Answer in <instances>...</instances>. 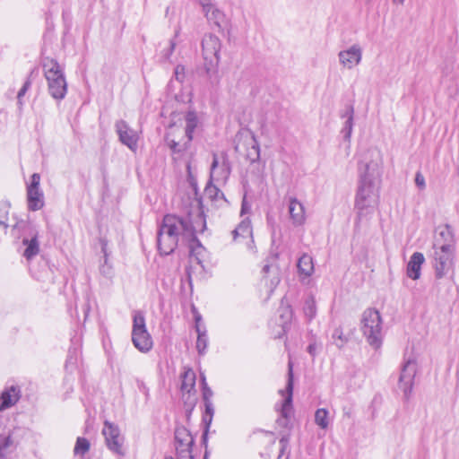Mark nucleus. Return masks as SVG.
I'll return each mask as SVG.
<instances>
[{"mask_svg":"<svg viewBox=\"0 0 459 459\" xmlns=\"http://www.w3.org/2000/svg\"><path fill=\"white\" fill-rule=\"evenodd\" d=\"M195 241H196L197 243V247H190V255H189V259H190V263H196L197 264H199L202 268H204V264H203V261L200 257L201 255V253L204 251V247H202V245L200 244V242L195 238L194 239Z\"/></svg>","mask_w":459,"mask_h":459,"instance_id":"33","label":"nucleus"},{"mask_svg":"<svg viewBox=\"0 0 459 459\" xmlns=\"http://www.w3.org/2000/svg\"><path fill=\"white\" fill-rule=\"evenodd\" d=\"M30 84H31V82H30V79H27L26 82H24L23 86L18 91L17 100H18V104L20 106L22 105V99L25 95L27 91L30 89Z\"/></svg>","mask_w":459,"mask_h":459,"instance_id":"43","label":"nucleus"},{"mask_svg":"<svg viewBox=\"0 0 459 459\" xmlns=\"http://www.w3.org/2000/svg\"><path fill=\"white\" fill-rule=\"evenodd\" d=\"M195 373L192 369H187L182 375L181 390L183 393L190 394L195 392Z\"/></svg>","mask_w":459,"mask_h":459,"instance_id":"26","label":"nucleus"},{"mask_svg":"<svg viewBox=\"0 0 459 459\" xmlns=\"http://www.w3.org/2000/svg\"><path fill=\"white\" fill-rule=\"evenodd\" d=\"M186 129L185 134L187 138V143H190L193 139V133L198 125V117L195 111H188L185 117Z\"/></svg>","mask_w":459,"mask_h":459,"instance_id":"27","label":"nucleus"},{"mask_svg":"<svg viewBox=\"0 0 459 459\" xmlns=\"http://www.w3.org/2000/svg\"><path fill=\"white\" fill-rule=\"evenodd\" d=\"M101 244V249L104 253V262L100 267V272L104 277L110 279L113 276V268L112 265L108 262V254L106 250L107 244L104 241H102Z\"/></svg>","mask_w":459,"mask_h":459,"instance_id":"31","label":"nucleus"},{"mask_svg":"<svg viewBox=\"0 0 459 459\" xmlns=\"http://www.w3.org/2000/svg\"><path fill=\"white\" fill-rule=\"evenodd\" d=\"M175 48H176V43L173 40H170L169 48L167 50V52L164 54L165 59H169L170 57V56L172 55Z\"/></svg>","mask_w":459,"mask_h":459,"instance_id":"49","label":"nucleus"},{"mask_svg":"<svg viewBox=\"0 0 459 459\" xmlns=\"http://www.w3.org/2000/svg\"><path fill=\"white\" fill-rule=\"evenodd\" d=\"M39 182H40V176L38 173H34L31 176V182L30 186H28L27 189H39Z\"/></svg>","mask_w":459,"mask_h":459,"instance_id":"44","label":"nucleus"},{"mask_svg":"<svg viewBox=\"0 0 459 459\" xmlns=\"http://www.w3.org/2000/svg\"><path fill=\"white\" fill-rule=\"evenodd\" d=\"M28 208L30 211H39L44 206V195L40 189H27Z\"/></svg>","mask_w":459,"mask_h":459,"instance_id":"22","label":"nucleus"},{"mask_svg":"<svg viewBox=\"0 0 459 459\" xmlns=\"http://www.w3.org/2000/svg\"><path fill=\"white\" fill-rule=\"evenodd\" d=\"M89 309H90V308H89V307H88V306H86V308H85V310H84L85 316H87V314H88V312H89Z\"/></svg>","mask_w":459,"mask_h":459,"instance_id":"57","label":"nucleus"},{"mask_svg":"<svg viewBox=\"0 0 459 459\" xmlns=\"http://www.w3.org/2000/svg\"><path fill=\"white\" fill-rule=\"evenodd\" d=\"M338 58L343 67L352 69L361 62L362 48L359 45L353 44L349 48L340 51Z\"/></svg>","mask_w":459,"mask_h":459,"instance_id":"14","label":"nucleus"},{"mask_svg":"<svg viewBox=\"0 0 459 459\" xmlns=\"http://www.w3.org/2000/svg\"><path fill=\"white\" fill-rule=\"evenodd\" d=\"M0 226H3L4 229H7L8 223L6 222V221L0 219Z\"/></svg>","mask_w":459,"mask_h":459,"instance_id":"53","label":"nucleus"},{"mask_svg":"<svg viewBox=\"0 0 459 459\" xmlns=\"http://www.w3.org/2000/svg\"><path fill=\"white\" fill-rule=\"evenodd\" d=\"M289 213L292 224L295 227L301 226L305 223V207L296 197H290Z\"/></svg>","mask_w":459,"mask_h":459,"instance_id":"17","label":"nucleus"},{"mask_svg":"<svg viewBox=\"0 0 459 459\" xmlns=\"http://www.w3.org/2000/svg\"><path fill=\"white\" fill-rule=\"evenodd\" d=\"M174 74L176 79L179 82H182L185 78V67L183 65H177Z\"/></svg>","mask_w":459,"mask_h":459,"instance_id":"45","label":"nucleus"},{"mask_svg":"<svg viewBox=\"0 0 459 459\" xmlns=\"http://www.w3.org/2000/svg\"><path fill=\"white\" fill-rule=\"evenodd\" d=\"M230 174V167L229 161L223 158L220 165L218 157L213 153V159L211 165V179L225 182Z\"/></svg>","mask_w":459,"mask_h":459,"instance_id":"16","label":"nucleus"},{"mask_svg":"<svg viewBox=\"0 0 459 459\" xmlns=\"http://www.w3.org/2000/svg\"><path fill=\"white\" fill-rule=\"evenodd\" d=\"M205 195L212 200L224 198V194L215 186L209 184L204 189Z\"/></svg>","mask_w":459,"mask_h":459,"instance_id":"38","label":"nucleus"},{"mask_svg":"<svg viewBox=\"0 0 459 459\" xmlns=\"http://www.w3.org/2000/svg\"><path fill=\"white\" fill-rule=\"evenodd\" d=\"M132 342L141 352H148L152 348V339L147 331L145 317L141 311L134 313Z\"/></svg>","mask_w":459,"mask_h":459,"instance_id":"6","label":"nucleus"},{"mask_svg":"<svg viewBox=\"0 0 459 459\" xmlns=\"http://www.w3.org/2000/svg\"><path fill=\"white\" fill-rule=\"evenodd\" d=\"M416 370L417 364L412 359H408L402 368L399 377V388L403 392L406 400L409 399L412 391Z\"/></svg>","mask_w":459,"mask_h":459,"instance_id":"12","label":"nucleus"},{"mask_svg":"<svg viewBox=\"0 0 459 459\" xmlns=\"http://www.w3.org/2000/svg\"><path fill=\"white\" fill-rule=\"evenodd\" d=\"M91 447V444L89 440L85 437H79L76 439L75 446L74 448V455L82 456V458H84V455L89 452Z\"/></svg>","mask_w":459,"mask_h":459,"instance_id":"30","label":"nucleus"},{"mask_svg":"<svg viewBox=\"0 0 459 459\" xmlns=\"http://www.w3.org/2000/svg\"><path fill=\"white\" fill-rule=\"evenodd\" d=\"M102 434L105 437V443L108 448L115 455H125L123 448L124 437L120 434L118 427L108 420L104 422Z\"/></svg>","mask_w":459,"mask_h":459,"instance_id":"9","label":"nucleus"},{"mask_svg":"<svg viewBox=\"0 0 459 459\" xmlns=\"http://www.w3.org/2000/svg\"><path fill=\"white\" fill-rule=\"evenodd\" d=\"M0 212H3V216L7 215L8 214L7 205L4 204L2 208H0Z\"/></svg>","mask_w":459,"mask_h":459,"instance_id":"52","label":"nucleus"},{"mask_svg":"<svg viewBox=\"0 0 459 459\" xmlns=\"http://www.w3.org/2000/svg\"><path fill=\"white\" fill-rule=\"evenodd\" d=\"M166 143L171 152L173 153H178L187 149L189 143L185 142L184 143H180L179 142H176L174 139H170L169 135L166 136Z\"/></svg>","mask_w":459,"mask_h":459,"instance_id":"36","label":"nucleus"},{"mask_svg":"<svg viewBox=\"0 0 459 459\" xmlns=\"http://www.w3.org/2000/svg\"><path fill=\"white\" fill-rule=\"evenodd\" d=\"M202 385H203V399L204 402H212L211 398L213 394L212 389L207 385L205 377L202 375Z\"/></svg>","mask_w":459,"mask_h":459,"instance_id":"40","label":"nucleus"},{"mask_svg":"<svg viewBox=\"0 0 459 459\" xmlns=\"http://www.w3.org/2000/svg\"><path fill=\"white\" fill-rule=\"evenodd\" d=\"M233 241L237 243L245 242L247 248H253V230L249 218L243 219L232 231Z\"/></svg>","mask_w":459,"mask_h":459,"instance_id":"15","label":"nucleus"},{"mask_svg":"<svg viewBox=\"0 0 459 459\" xmlns=\"http://www.w3.org/2000/svg\"><path fill=\"white\" fill-rule=\"evenodd\" d=\"M115 127L116 132L118 134L119 141L131 151L135 152L138 146L137 133L131 128L125 120L117 121Z\"/></svg>","mask_w":459,"mask_h":459,"instance_id":"13","label":"nucleus"},{"mask_svg":"<svg viewBox=\"0 0 459 459\" xmlns=\"http://www.w3.org/2000/svg\"><path fill=\"white\" fill-rule=\"evenodd\" d=\"M166 459H173V458L169 457V458H166Z\"/></svg>","mask_w":459,"mask_h":459,"instance_id":"60","label":"nucleus"},{"mask_svg":"<svg viewBox=\"0 0 459 459\" xmlns=\"http://www.w3.org/2000/svg\"><path fill=\"white\" fill-rule=\"evenodd\" d=\"M178 238L195 239L196 227L189 216L179 217L174 214H167L161 221Z\"/></svg>","mask_w":459,"mask_h":459,"instance_id":"7","label":"nucleus"},{"mask_svg":"<svg viewBox=\"0 0 459 459\" xmlns=\"http://www.w3.org/2000/svg\"><path fill=\"white\" fill-rule=\"evenodd\" d=\"M195 439L191 433L183 426L177 427L175 429V447L185 448L193 446Z\"/></svg>","mask_w":459,"mask_h":459,"instance_id":"21","label":"nucleus"},{"mask_svg":"<svg viewBox=\"0 0 459 459\" xmlns=\"http://www.w3.org/2000/svg\"><path fill=\"white\" fill-rule=\"evenodd\" d=\"M303 311L306 316V317L308 320H311L315 317L316 314V301L312 296L306 299Z\"/></svg>","mask_w":459,"mask_h":459,"instance_id":"34","label":"nucleus"},{"mask_svg":"<svg viewBox=\"0 0 459 459\" xmlns=\"http://www.w3.org/2000/svg\"><path fill=\"white\" fill-rule=\"evenodd\" d=\"M198 2L202 6L203 11H204L205 9L209 8L211 5L213 4H212L211 0H198Z\"/></svg>","mask_w":459,"mask_h":459,"instance_id":"51","label":"nucleus"},{"mask_svg":"<svg viewBox=\"0 0 459 459\" xmlns=\"http://www.w3.org/2000/svg\"><path fill=\"white\" fill-rule=\"evenodd\" d=\"M21 398V389L17 385L6 387L0 394V411L13 406Z\"/></svg>","mask_w":459,"mask_h":459,"instance_id":"18","label":"nucleus"},{"mask_svg":"<svg viewBox=\"0 0 459 459\" xmlns=\"http://www.w3.org/2000/svg\"><path fill=\"white\" fill-rule=\"evenodd\" d=\"M361 331L368 344L378 349L382 344V318L380 313L372 308L365 310L361 318Z\"/></svg>","mask_w":459,"mask_h":459,"instance_id":"4","label":"nucleus"},{"mask_svg":"<svg viewBox=\"0 0 459 459\" xmlns=\"http://www.w3.org/2000/svg\"><path fill=\"white\" fill-rule=\"evenodd\" d=\"M206 435H207V433L205 432V433L204 434V436H203V438H204V441H205V439H206Z\"/></svg>","mask_w":459,"mask_h":459,"instance_id":"58","label":"nucleus"},{"mask_svg":"<svg viewBox=\"0 0 459 459\" xmlns=\"http://www.w3.org/2000/svg\"><path fill=\"white\" fill-rule=\"evenodd\" d=\"M200 321L201 316H195V331L197 333L196 349L200 355H204L208 346V335L205 328H201L199 325Z\"/></svg>","mask_w":459,"mask_h":459,"instance_id":"23","label":"nucleus"},{"mask_svg":"<svg viewBox=\"0 0 459 459\" xmlns=\"http://www.w3.org/2000/svg\"><path fill=\"white\" fill-rule=\"evenodd\" d=\"M292 393H293V372H292V365L289 363V372H288V382L286 385V396L283 400L281 408V416L277 420V424L281 427L286 428L288 427L290 419L292 415Z\"/></svg>","mask_w":459,"mask_h":459,"instance_id":"10","label":"nucleus"},{"mask_svg":"<svg viewBox=\"0 0 459 459\" xmlns=\"http://www.w3.org/2000/svg\"><path fill=\"white\" fill-rule=\"evenodd\" d=\"M439 237L443 239L442 244H450L454 245V233L452 228L449 225H445L438 233Z\"/></svg>","mask_w":459,"mask_h":459,"instance_id":"37","label":"nucleus"},{"mask_svg":"<svg viewBox=\"0 0 459 459\" xmlns=\"http://www.w3.org/2000/svg\"><path fill=\"white\" fill-rule=\"evenodd\" d=\"M247 159L250 160L251 163L258 161L260 159V146L257 142L255 136L253 134L251 138L250 147L247 152Z\"/></svg>","mask_w":459,"mask_h":459,"instance_id":"29","label":"nucleus"},{"mask_svg":"<svg viewBox=\"0 0 459 459\" xmlns=\"http://www.w3.org/2000/svg\"><path fill=\"white\" fill-rule=\"evenodd\" d=\"M284 441H285V438H284V437H282V438L281 439V443H282V442H284Z\"/></svg>","mask_w":459,"mask_h":459,"instance_id":"59","label":"nucleus"},{"mask_svg":"<svg viewBox=\"0 0 459 459\" xmlns=\"http://www.w3.org/2000/svg\"><path fill=\"white\" fill-rule=\"evenodd\" d=\"M14 431L0 434V459H9V455L16 449L18 441L14 439Z\"/></svg>","mask_w":459,"mask_h":459,"instance_id":"20","label":"nucleus"},{"mask_svg":"<svg viewBox=\"0 0 459 459\" xmlns=\"http://www.w3.org/2000/svg\"><path fill=\"white\" fill-rule=\"evenodd\" d=\"M415 184L421 189L425 187V178L420 172H418L415 176Z\"/></svg>","mask_w":459,"mask_h":459,"instance_id":"47","label":"nucleus"},{"mask_svg":"<svg viewBox=\"0 0 459 459\" xmlns=\"http://www.w3.org/2000/svg\"><path fill=\"white\" fill-rule=\"evenodd\" d=\"M221 39L213 34H206L202 40V52L204 68L210 80H217L220 63Z\"/></svg>","mask_w":459,"mask_h":459,"instance_id":"3","label":"nucleus"},{"mask_svg":"<svg viewBox=\"0 0 459 459\" xmlns=\"http://www.w3.org/2000/svg\"><path fill=\"white\" fill-rule=\"evenodd\" d=\"M297 266L299 273L305 276H310L314 272L313 259L307 254H304L299 258Z\"/></svg>","mask_w":459,"mask_h":459,"instance_id":"28","label":"nucleus"},{"mask_svg":"<svg viewBox=\"0 0 459 459\" xmlns=\"http://www.w3.org/2000/svg\"><path fill=\"white\" fill-rule=\"evenodd\" d=\"M353 113L354 108L353 106L349 105L346 107L344 113L342 115V117H347L344 126L342 129V134H343V138L346 141H350L352 128H353Z\"/></svg>","mask_w":459,"mask_h":459,"instance_id":"24","label":"nucleus"},{"mask_svg":"<svg viewBox=\"0 0 459 459\" xmlns=\"http://www.w3.org/2000/svg\"><path fill=\"white\" fill-rule=\"evenodd\" d=\"M394 4H403L404 3V0H392Z\"/></svg>","mask_w":459,"mask_h":459,"instance_id":"55","label":"nucleus"},{"mask_svg":"<svg viewBox=\"0 0 459 459\" xmlns=\"http://www.w3.org/2000/svg\"><path fill=\"white\" fill-rule=\"evenodd\" d=\"M425 262L424 255L420 252H414L407 264L406 274L411 280H418L420 277L421 266Z\"/></svg>","mask_w":459,"mask_h":459,"instance_id":"19","label":"nucleus"},{"mask_svg":"<svg viewBox=\"0 0 459 459\" xmlns=\"http://www.w3.org/2000/svg\"><path fill=\"white\" fill-rule=\"evenodd\" d=\"M250 209H251L250 204L247 202L246 197H244V199L242 201V204H241V211H240L241 216L249 212Z\"/></svg>","mask_w":459,"mask_h":459,"instance_id":"48","label":"nucleus"},{"mask_svg":"<svg viewBox=\"0 0 459 459\" xmlns=\"http://www.w3.org/2000/svg\"><path fill=\"white\" fill-rule=\"evenodd\" d=\"M192 448L193 446L176 449L178 459H194Z\"/></svg>","mask_w":459,"mask_h":459,"instance_id":"42","label":"nucleus"},{"mask_svg":"<svg viewBox=\"0 0 459 459\" xmlns=\"http://www.w3.org/2000/svg\"><path fill=\"white\" fill-rule=\"evenodd\" d=\"M270 269H271V266L268 265V264H265L264 267H263V272L264 273H268L270 272Z\"/></svg>","mask_w":459,"mask_h":459,"instance_id":"54","label":"nucleus"},{"mask_svg":"<svg viewBox=\"0 0 459 459\" xmlns=\"http://www.w3.org/2000/svg\"><path fill=\"white\" fill-rule=\"evenodd\" d=\"M208 22L213 23L215 26L221 28L224 22L225 15L214 4L203 11Z\"/></svg>","mask_w":459,"mask_h":459,"instance_id":"25","label":"nucleus"},{"mask_svg":"<svg viewBox=\"0 0 459 459\" xmlns=\"http://www.w3.org/2000/svg\"><path fill=\"white\" fill-rule=\"evenodd\" d=\"M381 164L380 152L377 149L368 150L359 163V182L355 205L360 211L377 204Z\"/></svg>","mask_w":459,"mask_h":459,"instance_id":"1","label":"nucleus"},{"mask_svg":"<svg viewBox=\"0 0 459 459\" xmlns=\"http://www.w3.org/2000/svg\"><path fill=\"white\" fill-rule=\"evenodd\" d=\"M205 412H204V421L207 424H210L214 414V407L212 402H204Z\"/></svg>","mask_w":459,"mask_h":459,"instance_id":"41","label":"nucleus"},{"mask_svg":"<svg viewBox=\"0 0 459 459\" xmlns=\"http://www.w3.org/2000/svg\"><path fill=\"white\" fill-rule=\"evenodd\" d=\"M15 230L22 231V243L25 247L22 255L30 261L39 253V231L35 226L24 221L15 223L13 230Z\"/></svg>","mask_w":459,"mask_h":459,"instance_id":"5","label":"nucleus"},{"mask_svg":"<svg viewBox=\"0 0 459 459\" xmlns=\"http://www.w3.org/2000/svg\"><path fill=\"white\" fill-rule=\"evenodd\" d=\"M197 220H198V221H200V222H202V223L204 225V223H205V222H204V219L202 217V215H201V214H199V215L197 216Z\"/></svg>","mask_w":459,"mask_h":459,"instance_id":"56","label":"nucleus"},{"mask_svg":"<svg viewBox=\"0 0 459 459\" xmlns=\"http://www.w3.org/2000/svg\"><path fill=\"white\" fill-rule=\"evenodd\" d=\"M179 238L162 222L157 232V246L160 253L164 255L171 254L178 247Z\"/></svg>","mask_w":459,"mask_h":459,"instance_id":"11","label":"nucleus"},{"mask_svg":"<svg viewBox=\"0 0 459 459\" xmlns=\"http://www.w3.org/2000/svg\"><path fill=\"white\" fill-rule=\"evenodd\" d=\"M315 422L322 429H327L329 425L328 411L325 408L317 409L315 413Z\"/></svg>","mask_w":459,"mask_h":459,"instance_id":"32","label":"nucleus"},{"mask_svg":"<svg viewBox=\"0 0 459 459\" xmlns=\"http://www.w3.org/2000/svg\"><path fill=\"white\" fill-rule=\"evenodd\" d=\"M279 313H280V325H281L283 331H285L286 325H288V323L290 321V319L292 317V310H291L290 307H289V306H286V307L281 306L279 308Z\"/></svg>","mask_w":459,"mask_h":459,"instance_id":"35","label":"nucleus"},{"mask_svg":"<svg viewBox=\"0 0 459 459\" xmlns=\"http://www.w3.org/2000/svg\"><path fill=\"white\" fill-rule=\"evenodd\" d=\"M82 459H90V458H82Z\"/></svg>","mask_w":459,"mask_h":459,"instance_id":"61","label":"nucleus"},{"mask_svg":"<svg viewBox=\"0 0 459 459\" xmlns=\"http://www.w3.org/2000/svg\"><path fill=\"white\" fill-rule=\"evenodd\" d=\"M435 275L437 279L445 277L452 269L455 256V245L441 244L437 247L434 244Z\"/></svg>","mask_w":459,"mask_h":459,"instance_id":"8","label":"nucleus"},{"mask_svg":"<svg viewBox=\"0 0 459 459\" xmlns=\"http://www.w3.org/2000/svg\"><path fill=\"white\" fill-rule=\"evenodd\" d=\"M42 66L49 94L55 100H63L67 91V83L59 64L53 58H45Z\"/></svg>","mask_w":459,"mask_h":459,"instance_id":"2","label":"nucleus"},{"mask_svg":"<svg viewBox=\"0 0 459 459\" xmlns=\"http://www.w3.org/2000/svg\"><path fill=\"white\" fill-rule=\"evenodd\" d=\"M316 349H317L316 343L313 342L307 346V351L311 355V357L315 358L316 355Z\"/></svg>","mask_w":459,"mask_h":459,"instance_id":"50","label":"nucleus"},{"mask_svg":"<svg viewBox=\"0 0 459 459\" xmlns=\"http://www.w3.org/2000/svg\"><path fill=\"white\" fill-rule=\"evenodd\" d=\"M280 277H279V273H278V271L275 270V273H273V277L270 279V289H271V291H273V290L279 284L280 282Z\"/></svg>","mask_w":459,"mask_h":459,"instance_id":"46","label":"nucleus"},{"mask_svg":"<svg viewBox=\"0 0 459 459\" xmlns=\"http://www.w3.org/2000/svg\"><path fill=\"white\" fill-rule=\"evenodd\" d=\"M332 338L336 347L342 348L346 342V338L343 336V332L341 328H335Z\"/></svg>","mask_w":459,"mask_h":459,"instance_id":"39","label":"nucleus"}]
</instances>
